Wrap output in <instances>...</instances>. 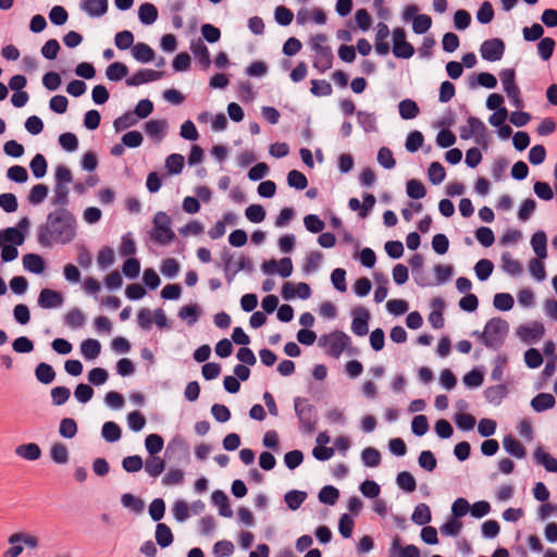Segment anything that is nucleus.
Wrapping results in <instances>:
<instances>
[{
  "label": "nucleus",
  "mask_w": 557,
  "mask_h": 557,
  "mask_svg": "<svg viewBox=\"0 0 557 557\" xmlns=\"http://www.w3.org/2000/svg\"><path fill=\"white\" fill-rule=\"evenodd\" d=\"M184 157L180 153H172L165 159V169L172 175H177L184 168Z\"/></svg>",
  "instance_id": "49530a36"
},
{
  "label": "nucleus",
  "mask_w": 557,
  "mask_h": 557,
  "mask_svg": "<svg viewBox=\"0 0 557 557\" xmlns=\"http://www.w3.org/2000/svg\"><path fill=\"white\" fill-rule=\"evenodd\" d=\"M503 447L510 456L522 459L525 457L527 451L523 445L511 434L505 435L503 438Z\"/></svg>",
  "instance_id": "a211bd4d"
},
{
  "label": "nucleus",
  "mask_w": 557,
  "mask_h": 557,
  "mask_svg": "<svg viewBox=\"0 0 557 557\" xmlns=\"http://www.w3.org/2000/svg\"><path fill=\"white\" fill-rule=\"evenodd\" d=\"M406 191L409 198L418 200L426 195L424 185L416 178H411L406 183Z\"/></svg>",
  "instance_id": "37998d69"
},
{
  "label": "nucleus",
  "mask_w": 557,
  "mask_h": 557,
  "mask_svg": "<svg viewBox=\"0 0 557 557\" xmlns=\"http://www.w3.org/2000/svg\"><path fill=\"white\" fill-rule=\"evenodd\" d=\"M339 497V491L333 485L323 486L318 495L319 502L324 505H334Z\"/></svg>",
  "instance_id": "79ce46f5"
},
{
  "label": "nucleus",
  "mask_w": 557,
  "mask_h": 557,
  "mask_svg": "<svg viewBox=\"0 0 557 557\" xmlns=\"http://www.w3.org/2000/svg\"><path fill=\"white\" fill-rule=\"evenodd\" d=\"M494 270V264L488 259H481L474 265V272L479 281L484 282L488 280Z\"/></svg>",
  "instance_id": "c03bdc74"
},
{
  "label": "nucleus",
  "mask_w": 557,
  "mask_h": 557,
  "mask_svg": "<svg viewBox=\"0 0 557 557\" xmlns=\"http://www.w3.org/2000/svg\"><path fill=\"white\" fill-rule=\"evenodd\" d=\"M29 220L23 218L17 226L7 227L0 231L1 259L3 262H11L18 256L16 246H21L29 227Z\"/></svg>",
  "instance_id": "f03ea898"
},
{
  "label": "nucleus",
  "mask_w": 557,
  "mask_h": 557,
  "mask_svg": "<svg viewBox=\"0 0 557 557\" xmlns=\"http://www.w3.org/2000/svg\"><path fill=\"white\" fill-rule=\"evenodd\" d=\"M52 405L62 406L71 397V391L65 386H55L50 392Z\"/></svg>",
  "instance_id": "0e129e2a"
},
{
  "label": "nucleus",
  "mask_w": 557,
  "mask_h": 557,
  "mask_svg": "<svg viewBox=\"0 0 557 557\" xmlns=\"http://www.w3.org/2000/svg\"><path fill=\"white\" fill-rule=\"evenodd\" d=\"M138 18L144 25H151L158 18L157 8L149 2L143 3L138 9Z\"/></svg>",
  "instance_id": "c756f323"
},
{
  "label": "nucleus",
  "mask_w": 557,
  "mask_h": 557,
  "mask_svg": "<svg viewBox=\"0 0 557 557\" xmlns=\"http://www.w3.org/2000/svg\"><path fill=\"white\" fill-rule=\"evenodd\" d=\"M294 410L301 432L307 434L312 433L318 422L315 407L310 404L309 399L297 396L294 398Z\"/></svg>",
  "instance_id": "20e7f679"
},
{
  "label": "nucleus",
  "mask_w": 557,
  "mask_h": 557,
  "mask_svg": "<svg viewBox=\"0 0 557 557\" xmlns=\"http://www.w3.org/2000/svg\"><path fill=\"white\" fill-rule=\"evenodd\" d=\"M462 523L458 519L451 517L440 527V531L445 536H457L460 533Z\"/></svg>",
  "instance_id": "69168bd1"
},
{
  "label": "nucleus",
  "mask_w": 557,
  "mask_h": 557,
  "mask_svg": "<svg viewBox=\"0 0 557 557\" xmlns=\"http://www.w3.org/2000/svg\"><path fill=\"white\" fill-rule=\"evenodd\" d=\"M502 268L504 272L511 276H518L522 273V265L521 263L513 259L510 255V252H504L502 255Z\"/></svg>",
  "instance_id": "473e14b6"
},
{
  "label": "nucleus",
  "mask_w": 557,
  "mask_h": 557,
  "mask_svg": "<svg viewBox=\"0 0 557 557\" xmlns=\"http://www.w3.org/2000/svg\"><path fill=\"white\" fill-rule=\"evenodd\" d=\"M556 42L552 37H544L536 45L537 54L543 61H548L555 50Z\"/></svg>",
  "instance_id": "58836bf2"
},
{
  "label": "nucleus",
  "mask_w": 557,
  "mask_h": 557,
  "mask_svg": "<svg viewBox=\"0 0 557 557\" xmlns=\"http://www.w3.org/2000/svg\"><path fill=\"white\" fill-rule=\"evenodd\" d=\"M507 395V388L504 384L490 386L484 391V397L487 403L498 406Z\"/></svg>",
  "instance_id": "cd10ccee"
},
{
  "label": "nucleus",
  "mask_w": 557,
  "mask_h": 557,
  "mask_svg": "<svg viewBox=\"0 0 557 557\" xmlns=\"http://www.w3.org/2000/svg\"><path fill=\"white\" fill-rule=\"evenodd\" d=\"M418 465L428 472L436 469L437 460L431 450H422L418 457Z\"/></svg>",
  "instance_id": "13d9d810"
},
{
  "label": "nucleus",
  "mask_w": 557,
  "mask_h": 557,
  "mask_svg": "<svg viewBox=\"0 0 557 557\" xmlns=\"http://www.w3.org/2000/svg\"><path fill=\"white\" fill-rule=\"evenodd\" d=\"M127 426L133 432H140L146 425V418L139 411H132L126 417Z\"/></svg>",
  "instance_id": "680f3d73"
},
{
  "label": "nucleus",
  "mask_w": 557,
  "mask_h": 557,
  "mask_svg": "<svg viewBox=\"0 0 557 557\" xmlns=\"http://www.w3.org/2000/svg\"><path fill=\"white\" fill-rule=\"evenodd\" d=\"M153 227L149 233L152 242L165 246L175 238V233L171 228V218L163 211H158L153 216Z\"/></svg>",
  "instance_id": "423d86ee"
},
{
  "label": "nucleus",
  "mask_w": 557,
  "mask_h": 557,
  "mask_svg": "<svg viewBox=\"0 0 557 557\" xmlns=\"http://www.w3.org/2000/svg\"><path fill=\"white\" fill-rule=\"evenodd\" d=\"M132 55L139 63H149L153 61L156 54L149 45L137 42L133 46Z\"/></svg>",
  "instance_id": "4be33fe9"
},
{
  "label": "nucleus",
  "mask_w": 557,
  "mask_h": 557,
  "mask_svg": "<svg viewBox=\"0 0 557 557\" xmlns=\"http://www.w3.org/2000/svg\"><path fill=\"white\" fill-rule=\"evenodd\" d=\"M505 53V44L499 38L484 40L480 47L481 58L487 62L499 61Z\"/></svg>",
  "instance_id": "9d476101"
},
{
  "label": "nucleus",
  "mask_w": 557,
  "mask_h": 557,
  "mask_svg": "<svg viewBox=\"0 0 557 557\" xmlns=\"http://www.w3.org/2000/svg\"><path fill=\"white\" fill-rule=\"evenodd\" d=\"M54 180L55 183L51 203L52 206L64 208L69 202L67 184L72 183L73 175L65 165L59 164L54 172Z\"/></svg>",
  "instance_id": "39448f33"
},
{
  "label": "nucleus",
  "mask_w": 557,
  "mask_h": 557,
  "mask_svg": "<svg viewBox=\"0 0 557 557\" xmlns=\"http://www.w3.org/2000/svg\"><path fill=\"white\" fill-rule=\"evenodd\" d=\"M145 471L151 478H158L165 469V461L158 456H149L145 461Z\"/></svg>",
  "instance_id": "2f4dec72"
},
{
  "label": "nucleus",
  "mask_w": 557,
  "mask_h": 557,
  "mask_svg": "<svg viewBox=\"0 0 557 557\" xmlns=\"http://www.w3.org/2000/svg\"><path fill=\"white\" fill-rule=\"evenodd\" d=\"M536 463L542 465L548 472H557V459L544 451L542 447H537L533 453Z\"/></svg>",
  "instance_id": "b1692460"
},
{
  "label": "nucleus",
  "mask_w": 557,
  "mask_h": 557,
  "mask_svg": "<svg viewBox=\"0 0 557 557\" xmlns=\"http://www.w3.org/2000/svg\"><path fill=\"white\" fill-rule=\"evenodd\" d=\"M357 122L359 126L366 133H375L377 132V120L374 112H368L363 110H358L356 112Z\"/></svg>",
  "instance_id": "aec40b11"
},
{
  "label": "nucleus",
  "mask_w": 557,
  "mask_h": 557,
  "mask_svg": "<svg viewBox=\"0 0 557 557\" xmlns=\"http://www.w3.org/2000/svg\"><path fill=\"white\" fill-rule=\"evenodd\" d=\"M59 145L66 152H74L78 149V139L74 133L66 132L59 136Z\"/></svg>",
  "instance_id": "5fc2aeb1"
},
{
  "label": "nucleus",
  "mask_w": 557,
  "mask_h": 557,
  "mask_svg": "<svg viewBox=\"0 0 557 557\" xmlns=\"http://www.w3.org/2000/svg\"><path fill=\"white\" fill-rule=\"evenodd\" d=\"M164 441L159 434H149L145 440V447L149 456H154L162 450Z\"/></svg>",
  "instance_id": "6e6d98bb"
},
{
  "label": "nucleus",
  "mask_w": 557,
  "mask_h": 557,
  "mask_svg": "<svg viewBox=\"0 0 557 557\" xmlns=\"http://www.w3.org/2000/svg\"><path fill=\"white\" fill-rule=\"evenodd\" d=\"M445 169L440 162L434 161L430 164L428 177L433 185H440L445 180Z\"/></svg>",
  "instance_id": "09e8293b"
},
{
  "label": "nucleus",
  "mask_w": 557,
  "mask_h": 557,
  "mask_svg": "<svg viewBox=\"0 0 557 557\" xmlns=\"http://www.w3.org/2000/svg\"><path fill=\"white\" fill-rule=\"evenodd\" d=\"M55 377V371L52 368V366L40 362L37 364V381L41 382L42 384H50L53 382Z\"/></svg>",
  "instance_id": "603ef678"
},
{
  "label": "nucleus",
  "mask_w": 557,
  "mask_h": 557,
  "mask_svg": "<svg viewBox=\"0 0 557 557\" xmlns=\"http://www.w3.org/2000/svg\"><path fill=\"white\" fill-rule=\"evenodd\" d=\"M499 78L506 95L515 94L520 90L516 85V72L513 69H504L499 72Z\"/></svg>",
  "instance_id": "c85d7f7f"
},
{
  "label": "nucleus",
  "mask_w": 557,
  "mask_h": 557,
  "mask_svg": "<svg viewBox=\"0 0 557 557\" xmlns=\"http://www.w3.org/2000/svg\"><path fill=\"white\" fill-rule=\"evenodd\" d=\"M101 352V344L98 339L87 338L81 344V354L86 360L96 359Z\"/></svg>",
  "instance_id": "bb28decb"
},
{
  "label": "nucleus",
  "mask_w": 557,
  "mask_h": 557,
  "mask_svg": "<svg viewBox=\"0 0 557 557\" xmlns=\"http://www.w3.org/2000/svg\"><path fill=\"white\" fill-rule=\"evenodd\" d=\"M59 434L63 438L71 440L77 434V423L73 418H63L60 421Z\"/></svg>",
  "instance_id": "de8ad7c7"
},
{
  "label": "nucleus",
  "mask_w": 557,
  "mask_h": 557,
  "mask_svg": "<svg viewBox=\"0 0 557 557\" xmlns=\"http://www.w3.org/2000/svg\"><path fill=\"white\" fill-rule=\"evenodd\" d=\"M101 436L108 443H116L121 440L122 430L117 423L108 421L102 425Z\"/></svg>",
  "instance_id": "7c9ffc66"
},
{
  "label": "nucleus",
  "mask_w": 557,
  "mask_h": 557,
  "mask_svg": "<svg viewBox=\"0 0 557 557\" xmlns=\"http://www.w3.org/2000/svg\"><path fill=\"white\" fill-rule=\"evenodd\" d=\"M399 115L404 120H412L418 116L420 109L411 99H404L398 103Z\"/></svg>",
  "instance_id": "f704fd0d"
},
{
  "label": "nucleus",
  "mask_w": 557,
  "mask_h": 557,
  "mask_svg": "<svg viewBox=\"0 0 557 557\" xmlns=\"http://www.w3.org/2000/svg\"><path fill=\"white\" fill-rule=\"evenodd\" d=\"M354 319L351 322V331L357 336H364L369 332L368 320L370 319L369 311L363 307L355 308L352 311Z\"/></svg>",
  "instance_id": "2eb2a0df"
},
{
  "label": "nucleus",
  "mask_w": 557,
  "mask_h": 557,
  "mask_svg": "<svg viewBox=\"0 0 557 557\" xmlns=\"http://www.w3.org/2000/svg\"><path fill=\"white\" fill-rule=\"evenodd\" d=\"M135 124H137V117L132 111H127L114 120L113 127L115 132H122Z\"/></svg>",
  "instance_id": "4d7b16f0"
},
{
  "label": "nucleus",
  "mask_w": 557,
  "mask_h": 557,
  "mask_svg": "<svg viewBox=\"0 0 557 557\" xmlns=\"http://www.w3.org/2000/svg\"><path fill=\"white\" fill-rule=\"evenodd\" d=\"M221 258L223 261V270L225 273V278L228 284H231L234 281L235 276L238 272H240V271L252 272L253 271L252 261L245 256H240L239 260L237 261V263L235 265L233 264L234 255L231 253L227 249H225L222 252Z\"/></svg>",
  "instance_id": "6e6552de"
},
{
  "label": "nucleus",
  "mask_w": 557,
  "mask_h": 557,
  "mask_svg": "<svg viewBox=\"0 0 557 557\" xmlns=\"http://www.w3.org/2000/svg\"><path fill=\"white\" fill-rule=\"evenodd\" d=\"M211 500L213 505L219 507L220 516L225 518L233 517V510L228 504L227 495L223 491H214L211 495Z\"/></svg>",
  "instance_id": "412c9836"
},
{
  "label": "nucleus",
  "mask_w": 557,
  "mask_h": 557,
  "mask_svg": "<svg viewBox=\"0 0 557 557\" xmlns=\"http://www.w3.org/2000/svg\"><path fill=\"white\" fill-rule=\"evenodd\" d=\"M79 8L89 17H101L108 11V0H82Z\"/></svg>",
  "instance_id": "dca6fc26"
},
{
  "label": "nucleus",
  "mask_w": 557,
  "mask_h": 557,
  "mask_svg": "<svg viewBox=\"0 0 557 557\" xmlns=\"http://www.w3.org/2000/svg\"><path fill=\"white\" fill-rule=\"evenodd\" d=\"M154 539L157 545H159L161 548L169 547L174 541V536L170 527L162 522H159L156 525Z\"/></svg>",
  "instance_id": "5701e85b"
},
{
  "label": "nucleus",
  "mask_w": 557,
  "mask_h": 557,
  "mask_svg": "<svg viewBox=\"0 0 557 557\" xmlns=\"http://www.w3.org/2000/svg\"><path fill=\"white\" fill-rule=\"evenodd\" d=\"M8 543L11 546L2 554V557H18L24 550V544L35 546V539L23 533H14L8 539Z\"/></svg>",
  "instance_id": "f8f14e48"
},
{
  "label": "nucleus",
  "mask_w": 557,
  "mask_h": 557,
  "mask_svg": "<svg viewBox=\"0 0 557 557\" xmlns=\"http://www.w3.org/2000/svg\"><path fill=\"white\" fill-rule=\"evenodd\" d=\"M350 337L342 332L334 331L323 334L319 338V346L325 349V352L332 358H339L344 350L350 345Z\"/></svg>",
  "instance_id": "0eeeda50"
},
{
  "label": "nucleus",
  "mask_w": 557,
  "mask_h": 557,
  "mask_svg": "<svg viewBox=\"0 0 557 557\" xmlns=\"http://www.w3.org/2000/svg\"><path fill=\"white\" fill-rule=\"evenodd\" d=\"M60 49L61 47L57 39H49L41 47L40 53L46 60L53 61L57 59Z\"/></svg>",
  "instance_id": "e2e57ef3"
},
{
  "label": "nucleus",
  "mask_w": 557,
  "mask_h": 557,
  "mask_svg": "<svg viewBox=\"0 0 557 557\" xmlns=\"http://www.w3.org/2000/svg\"><path fill=\"white\" fill-rule=\"evenodd\" d=\"M163 76L162 72L150 70V69H140L129 77L125 79V84L128 87H137L144 84H148L154 81L160 79Z\"/></svg>",
  "instance_id": "4468645a"
},
{
  "label": "nucleus",
  "mask_w": 557,
  "mask_h": 557,
  "mask_svg": "<svg viewBox=\"0 0 557 557\" xmlns=\"http://www.w3.org/2000/svg\"><path fill=\"white\" fill-rule=\"evenodd\" d=\"M166 128L168 123L165 120H150L145 124L146 134L157 141L163 139Z\"/></svg>",
  "instance_id": "6ab92c4d"
},
{
  "label": "nucleus",
  "mask_w": 557,
  "mask_h": 557,
  "mask_svg": "<svg viewBox=\"0 0 557 557\" xmlns=\"http://www.w3.org/2000/svg\"><path fill=\"white\" fill-rule=\"evenodd\" d=\"M245 215L251 223H261L265 219V210L261 205H250L246 208Z\"/></svg>",
  "instance_id": "338daca9"
},
{
  "label": "nucleus",
  "mask_w": 557,
  "mask_h": 557,
  "mask_svg": "<svg viewBox=\"0 0 557 557\" xmlns=\"http://www.w3.org/2000/svg\"><path fill=\"white\" fill-rule=\"evenodd\" d=\"M307 496L305 491L292 490L285 494L284 500L290 510H297L307 499Z\"/></svg>",
  "instance_id": "e433bc0d"
},
{
  "label": "nucleus",
  "mask_w": 557,
  "mask_h": 557,
  "mask_svg": "<svg viewBox=\"0 0 557 557\" xmlns=\"http://www.w3.org/2000/svg\"><path fill=\"white\" fill-rule=\"evenodd\" d=\"M432 519L430 507L424 504H418L412 512L411 520L418 525H426Z\"/></svg>",
  "instance_id": "c9c22d12"
},
{
  "label": "nucleus",
  "mask_w": 557,
  "mask_h": 557,
  "mask_svg": "<svg viewBox=\"0 0 557 557\" xmlns=\"http://www.w3.org/2000/svg\"><path fill=\"white\" fill-rule=\"evenodd\" d=\"M200 308L197 304L186 305L180 308L178 318L185 320L189 326H193L199 318Z\"/></svg>",
  "instance_id": "72a5a7b5"
},
{
  "label": "nucleus",
  "mask_w": 557,
  "mask_h": 557,
  "mask_svg": "<svg viewBox=\"0 0 557 557\" xmlns=\"http://www.w3.org/2000/svg\"><path fill=\"white\" fill-rule=\"evenodd\" d=\"M49 20L55 26L64 25L69 20V13L62 5H54L49 12Z\"/></svg>",
  "instance_id": "774afa93"
},
{
  "label": "nucleus",
  "mask_w": 557,
  "mask_h": 557,
  "mask_svg": "<svg viewBox=\"0 0 557 557\" xmlns=\"http://www.w3.org/2000/svg\"><path fill=\"white\" fill-rule=\"evenodd\" d=\"M64 304V296L62 293L44 288L40 290L37 298V305L42 309H57L61 308Z\"/></svg>",
  "instance_id": "ddd939ff"
},
{
  "label": "nucleus",
  "mask_w": 557,
  "mask_h": 557,
  "mask_svg": "<svg viewBox=\"0 0 557 557\" xmlns=\"http://www.w3.org/2000/svg\"><path fill=\"white\" fill-rule=\"evenodd\" d=\"M121 504L123 507L129 509L135 513H140L144 510V502L131 493H125L121 496Z\"/></svg>",
  "instance_id": "a18cd8bd"
},
{
  "label": "nucleus",
  "mask_w": 557,
  "mask_h": 557,
  "mask_svg": "<svg viewBox=\"0 0 557 557\" xmlns=\"http://www.w3.org/2000/svg\"><path fill=\"white\" fill-rule=\"evenodd\" d=\"M128 73V69L124 63L113 62L106 69V76L111 82H119L125 77Z\"/></svg>",
  "instance_id": "4c0bfd02"
},
{
  "label": "nucleus",
  "mask_w": 557,
  "mask_h": 557,
  "mask_svg": "<svg viewBox=\"0 0 557 557\" xmlns=\"http://www.w3.org/2000/svg\"><path fill=\"white\" fill-rule=\"evenodd\" d=\"M76 236L75 216L65 208H58L48 214L46 224L41 226L38 240L49 247L52 244H67Z\"/></svg>",
  "instance_id": "f257e3e1"
},
{
  "label": "nucleus",
  "mask_w": 557,
  "mask_h": 557,
  "mask_svg": "<svg viewBox=\"0 0 557 557\" xmlns=\"http://www.w3.org/2000/svg\"><path fill=\"white\" fill-rule=\"evenodd\" d=\"M85 317L77 308L71 309L64 315V324L71 329H79L84 325Z\"/></svg>",
  "instance_id": "864d4df0"
},
{
  "label": "nucleus",
  "mask_w": 557,
  "mask_h": 557,
  "mask_svg": "<svg viewBox=\"0 0 557 557\" xmlns=\"http://www.w3.org/2000/svg\"><path fill=\"white\" fill-rule=\"evenodd\" d=\"M190 51L198 59L203 67H209L211 64L210 52L202 39L197 38L190 42Z\"/></svg>",
  "instance_id": "f3484780"
},
{
  "label": "nucleus",
  "mask_w": 557,
  "mask_h": 557,
  "mask_svg": "<svg viewBox=\"0 0 557 557\" xmlns=\"http://www.w3.org/2000/svg\"><path fill=\"white\" fill-rule=\"evenodd\" d=\"M530 244L537 258L545 259L547 257V237L543 231L535 232Z\"/></svg>",
  "instance_id": "a878e982"
},
{
  "label": "nucleus",
  "mask_w": 557,
  "mask_h": 557,
  "mask_svg": "<svg viewBox=\"0 0 557 557\" xmlns=\"http://www.w3.org/2000/svg\"><path fill=\"white\" fill-rule=\"evenodd\" d=\"M545 333L544 325L541 322L533 321L530 323L522 324L517 330L519 338L528 344H534L540 341Z\"/></svg>",
  "instance_id": "9b49d317"
},
{
  "label": "nucleus",
  "mask_w": 557,
  "mask_h": 557,
  "mask_svg": "<svg viewBox=\"0 0 557 557\" xmlns=\"http://www.w3.org/2000/svg\"><path fill=\"white\" fill-rule=\"evenodd\" d=\"M396 484L406 493H412L417 487L414 476L408 471H401L397 474Z\"/></svg>",
  "instance_id": "a19ab883"
},
{
  "label": "nucleus",
  "mask_w": 557,
  "mask_h": 557,
  "mask_svg": "<svg viewBox=\"0 0 557 557\" xmlns=\"http://www.w3.org/2000/svg\"><path fill=\"white\" fill-rule=\"evenodd\" d=\"M513 297L508 293H498L494 296L493 305L499 311H509L513 307Z\"/></svg>",
  "instance_id": "bf43d9fd"
},
{
  "label": "nucleus",
  "mask_w": 557,
  "mask_h": 557,
  "mask_svg": "<svg viewBox=\"0 0 557 557\" xmlns=\"http://www.w3.org/2000/svg\"><path fill=\"white\" fill-rule=\"evenodd\" d=\"M556 404L555 397L549 393H540L531 400V407L536 412H543L553 408Z\"/></svg>",
  "instance_id": "393cba45"
},
{
  "label": "nucleus",
  "mask_w": 557,
  "mask_h": 557,
  "mask_svg": "<svg viewBox=\"0 0 557 557\" xmlns=\"http://www.w3.org/2000/svg\"><path fill=\"white\" fill-rule=\"evenodd\" d=\"M423 140L424 137L421 132L412 131L406 138L405 147L411 153L417 152L423 146Z\"/></svg>",
  "instance_id": "052dcab7"
},
{
  "label": "nucleus",
  "mask_w": 557,
  "mask_h": 557,
  "mask_svg": "<svg viewBox=\"0 0 557 557\" xmlns=\"http://www.w3.org/2000/svg\"><path fill=\"white\" fill-rule=\"evenodd\" d=\"M509 332V324L502 318L490 319L481 334L474 332L473 335H479L481 343L491 349H498L503 346L506 336Z\"/></svg>",
  "instance_id": "7ed1b4c3"
},
{
  "label": "nucleus",
  "mask_w": 557,
  "mask_h": 557,
  "mask_svg": "<svg viewBox=\"0 0 557 557\" xmlns=\"http://www.w3.org/2000/svg\"><path fill=\"white\" fill-rule=\"evenodd\" d=\"M486 127L484 123L476 116H469L467 119V125L461 126L459 129V136L463 140H468L471 137H475V141L481 144L485 140Z\"/></svg>",
  "instance_id": "1a4fd4ad"
},
{
  "label": "nucleus",
  "mask_w": 557,
  "mask_h": 557,
  "mask_svg": "<svg viewBox=\"0 0 557 557\" xmlns=\"http://www.w3.org/2000/svg\"><path fill=\"white\" fill-rule=\"evenodd\" d=\"M361 460L366 467L375 468L381 462V454L374 447H367L361 453Z\"/></svg>",
  "instance_id": "3c124183"
},
{
  "label": "nucleus",
  "mask_w": 557,
  "mask_h": 557,
  "mask_svg": "<svg viewBox=\"0 0 557 557\" xmlns=\"http://www.w3.org/2000/svg\"><path fill=\"white\" fill-rule=\"evenodd\" d=\"M287 184L298 190H304L308 186L306 175L297 170H292L287 174Z\"/></svg>",
  "instance_id": "8fccbe9b"
},
{
  "label": "nucleus",
  "mask_w": 557,
  "mask_h": 557,
  "mask_svg": "<svg viewBox=\"0 0 557 557\" xmlns=\"http://www.w3.org/2000/svg\"><path fill=\"white\" fill-rule=\"evenodd\" d=\"M333 52L330 49L324 50L322 52H319L315 54L313 66L321 73L325 72L326 70L331 69L333 64Z\"/></svg>",
  "instance_id": "ea45409f"
}]
</instances>
